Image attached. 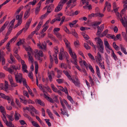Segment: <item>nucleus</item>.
Masks as SVG:
<instances>
[{"label":"nucleus","mask_w":127,"mask_h":127,"mask_svg":"<svg viewBox=\"0 0 127 127\" xmlns=\"http://www.w3.org/2000/svg\"><path fill=\"white\" fill-rule=\"evenodd\" d=\"M122 35L124 37V38L127 42V36H126V33L125 32H122Z\"/></svg>","instance_id":"nucleus-49"},{"label":"nucleus","mask_w":127,"mask_h":127,"mask_svg":"<svg viewBox=\"0 0 127 127\" xmlns=\"http://www.w3.org/2000/svg\"><path fill=\"white\" fill-rule=\"evenodd\" d=\"M64 30L65 32L69 34H71V32H70L69 30L67 29L66 27H65L64 29Z\"/></svg>","instance_id":"nucleus-55"},{"label":"nucleus","mask_w":127,"mask_h":127,"mask_svg":"<svg viewBox=\"0 0 127 127\" xmlns=\"http://www.w3.org/2000/svg\"><path fill=\"white\" fill-rule=\"evenodd\" d=\"M48 37L50 38L54 42H56L57 41L55 37L52 34H48Z\"/></svg>","instance_id":"nucleus-27"},{"label":"nucleus","mask_w":127,"mask_h":127,"mask_svg":"<svg viewBox=\"0 0 127 127\" xmlns=\"http://www.w3.org/2000/svg\"><path fill=\"white\" fill-rule=\"evenodd\" d=\"M28 56L29 57V60H30L31 62H33V59L31 53L29 52H28Z\"/></svg>","instance_id":"nucleus-31"},{"label":"nucleus","mask_w":127,"mask_h":127,"mask_svg":"<svg viewBox=\"0 0 127 127\" xmlns=\"http://www.w3.org/2000/svg\"><path fill=\"white\" fill-rule=\"evenodd\" d=\"M0 96H1V97L3 99L7 100L8 103L10 102L11 99L8 96L6 95L3 93L0 94Z\"/></svg>","instance_id":"nucleus-8"},{"label":"nucleus","mask_w":127,"mask_h":127,"mask_svg":"<svg viewBox=\"0 0 127 127\" xmlns=\"http://www.w3.org/2000/svg\"><path fill=\"white\" fill-rule=\"evenodd\" d=\"M21 117L20 114L16 111L14 115V118L15 120H18Z\"/></svg>","instance_id":"nucleus-19"},{"label":"nucleus","mask_w":127,"mask_h":127,"mask_svg":"<svg viewBox=\"0 0 127 127\" xmlns=\"http://www.w3.org/2000/svg\"><path fill=\"white\" fill-rule=\"evenodd\" d=\"M36 2V0H33V1H31L29 3V4H32V5H34Z\"/></svg>","instance_id":"nucleus-63"},{"label":"nucleus","mask_w":127,"mask_h":127,"mask_svg":"<svg viewBox=\"0 0 127 127\" xmlns=\"http://www.w3.org/2000/svg\"><path fill=\"white\" fill-rule=\"evenodd\" d=\"M60 103H61L62 106L63 108L64 109H65V106L64 104L63 103V100L62 101V98L61 97H60Z\"/></svg>","instance_id":"nucleus-58"},{"label":"nucleus","mask_w":127,"mask_h":127,"mask_svg":"<svg viewBox=\"0 0 127 127\" xmlns=\"http://www.w3.org/2000/svg\"><path fill=\"white\" fill-rule=\"evenodd\" d=\"M115 38L117 39V40L118 39H119L120 40H121V35L120 34H117Z\"/></svg>","instance_id":"nucleus-64"},{"label":"nucleus","mask_w":127,"mask_h":127,"mask_svg":"<svg viewBox=\"0 0 127 127\" xmlns=\"http://www.w3.org/2000/svg\"><path fill=\"white\" fill-rule=\"evenodd\" d=\"M45 97L46 98L47 100L49 101L50 102L52 103H54V101L53 99L50 97H49L48 96L45 95Z\"/></svg>","instance_id":"nucleus-34"},{"label":"nucleus","mask_w":127,"mask_h":127,"mask_svg":"<svg viewBox=\"0 0 127 127\" xmlns=\"http://www.w3.org/2000/svg\"><path fill=\"white\" fill-rule=\"evenodd\" d=\"M41 4V2H39L37 5V6L35 9V13L36 15L38 14L40 10V7Z\"/></svg>","instance_id":"nucleus-11"},{"label":"nucleus","mask_w":127,"mask_h":127,"mask_svg":"<svg viewBox=\"0 0 127 127\" xmlns=\"http://www.w3.org/2000/svg\"><path fill=\"white\" fill-rule=\"evenodd\" d=\"M56 81L59 84H61L64 81V80L63 79H58L56 80Z\"/></svg>","instance_id":"nucleus-56"},{"label":"nucleus","mask_w":127,"mask_h":127,"mask_svg":"<svg viewBox=\"0 0 127 127\" xmlns=\"http://www.w3.org/2000/svg\"><path fill=\"white\" fill-rule=\"evenodd\" d=\"M95 17L98 16L100 17H102L104 16V15L102 14L98 13L95 14Z\"/></svg>","instance_id":"nucleus-51"},{"label":"nucleus","mask_w":127,"mask_h":127,"mask_svg":"<svg viewBox=\"0 0 127 127\" xmlns=\"http://www.w3.org/2000/svg\"><path fill=\"white\" fill-rule=\"evenodd\" d=\"M108 30L107 29L104 32H103L102 33L100 34L99 36L100 37H103L104 36V35H105L107 34V33L108 32Z\"/></svg>","instance_id":"nucleus-33"},{"label":"nucleus","mask_w":127,"mask_h":127,"mask_svg":"<svg viewBox=\"0 0 127 127\" xmlns=\"http://www.w3.org/2000/svg\"><path fill=\"white\" fill-rule=\"evenodd\" d=\"M72 82L76 86H79L80 83V82L77 76H75V77L74 79L73 80Z\"/></svg>","instance_id":"nucleus-6"},{"label":"nucleus","mask_w":127,"mask_h":127,"mask_svg":"<svg viewBox=\"0 0 127 127\" xmlns=\"http://www.w3.org/2000/svg\"><path fill=\"white\" fill-rule=\"evenodd\" d=\"M104 45L105 47H106L110 50H112L111 48L110 47L109 45L106 40H104Z\"/></svg>","instance_id":"nucleus-18"},{"label":"nucleus","mask_w":127,"mask_h":127,"mask_svg":"<svg viewBox=\"0 0 127 127\" xmlns=\"http://www.w3.org/2000/svg\"><path fill=\"white\" fill-rule=\"evenodd\" d=\"M69 54L71 55V57H72L74 60L77 59L75 53L72 52L71 48H70L69 49Z\"/></svg>","instance_id":"nucleus-7"},{"label":"nucleus","mask_w":127,"mask_h":127,"mask_svg":"<svg viewBox=\"0 0 127 127\" xmlns=\"http://www.w3.org/2000/svg\"><path fill=\"white\" fill-rule=\"evenodd\" d=\"M101 23V22H95L92 23L91 24V25L95 29L96 26H97L99 25Z\"/></svg>","instance_id":"nucleus-16"},{"label":"nucleus","mask_w":127,"mask_h":127,"mask_svg":"<svg viewBox=\"0 0 127 127\" xmlns=\"http://www.w3.org/2000/svg\"><path fill=\"white\" fill-rule=\"evenodd\" d=\"M25 30V28H23V29L19 31L16 34V36L17 37L23 31H24Z\"/></svg>","instance_id":"nucleus-47"},{"label":"nucleus","mask_w":127,"mask_h":127,"mask_svg":"<svg viewBox=\"0 0 127 127\" xmlns=\"http://www.w3.org/2000/svg\"><path fill=\"white\" fill-rule=\"evenodd\" d=\"M37 46L39 48L41 49H43L44 50H46V45L43 44H41L40 43L37 44Z\"/></svg>","instance_id":"nucleus-15"},{"label":"nucleus","mask_w":127,"mask_h":127,"mask_svg":"<svg viewBox=\"0 0 127 127\" xmlns=\"http://www.w3.org/2000/svg\"><path fill=\"white\" fill-rule=\"evenodd\" d=\"M58 88L60 90L62 91L63 92H65V93L66 94H68L67 89L66 87H65L64 88L62 87L61 86H58Z\"/></svg>","instance_id":"nucleus-13"},{"label":"nucleus","mask_w":127,"mask_h":127,"mask_svg":"<svg viewBox=\"0 0 127 127\" xmlns=\"http://www.w3.org/2000/svg\"><path fill=\"white\" fill-rule=\"evenodd\" d=\"M71 33V34H72V35H73L76 38L78 37V34L77 33L75 32L74 30H72Z\"/></svg>","instance_id":"nucleus-38"},{"label":"nucleus","mask_w":127,"mask_h":127,"mask_svg":"<svg viewBox=\"0 0 127 127\" xmlns=\"http://www.w3.org/2000/svg\"><path fill=\"white\" fill-rule=\"evenodd\" d=\"M78 20H75L73 21L72 23H69V25L70 27H72L74 25H75L78 22Z\"/></svg>","instance_id":"nucleus-32"},{"label":"nucleus","mask_w":127,"mask_h":127,"mask_svg":"<svg viewBox=\"0 0 127 127\" xmlns=\"http://www.w3.org/2000/svg\"><path fill=\"white\" fill-rule=\"evenodd\" d=\"M119 47L121 48V51L125 55L127 54V52L126 51V49L123 46V45L120 44L119 45Z\"/></svg>","instance_id":"nucleus-21"},{"label":"nucleus","mask_w":127,"mask_h":127,"mask_svg":"<svg viewBox=\"0 0 127 127\" xmlns=\"http://www.w3.org/2000/svg\"><path fill=\"white\" fill-rule=\"evenodd\" d=\"M13 28V27H12V26H9V28L8 29V30L7 33H9V34H10L11 31Z\"/></svg>","instance_id":"nucleus-62"},{"label":"nucleus","mask_w":127,"mask_h":127,"mask_svg":"<svg viewBox=\"0 0 127 127\" xmlns=\"http://www.w3.org/2000/svg\"><path fill=\"white\" fill-rule=\"evenodd\" d=\"M55 34L56 35V36L59 39H62V36L58 32H55Z\"/></svg>","instance_id":"nucleus-48"},{"label":"nucleus","mask_w":127,"mask_h":127,"mask_svg":"<svg viewBox=\"0 0 127 127\" xmlns=\"http://www.w3.org/2000/svg\"><path fill=\"white\" fill-rule=\"evenodd\" d=\"M22 69L24 72L26 73H28V71L26 70L27 67L26 64L22 65Z\"/></svg>","instance_id":"nucleus-26"},{"label":"nucleus","mask_w":127,"mask_h":127,"mask_svg":"<svg viewBox=\"0 0 127 127\" xmlns=\"http://www.w3.org/2000/svg\"><path fill=\"white\" fill-rule=\"evenodd\" d=\"M8 37L7 36H5V38L3 40L1 41V44H3L7 39Z\"/></svg>","instance_id":"nucleus-52"},{"label":"nucleus","mask_w":127,"mask_h":127,"mask_svg":"<svg viewBox=\"0 0 127 127\" xmlns=\"http://www.w3.org/2000/svg\"><path fill=\"white\" fill-rule=\"evenodd\" d=\"M112 54L114 58V59L115 61H116L117 60V57L116 55L115 54L114 51H112Z\"/></svg>","instance_id":"nucleus-61"},{"label":"nucleus","mask_w":127,"mask_h":127,"mask_svg":"<svg viewBox=\"0 0 127 127\" xmlns=\"http://www.w3.org/2000/svg\"><path fill=\"white\" fill-rule=\"evenodd\" d=\"M28 76L31 79H32V81H33V74L32 72H30L28 74Z\"/></svg>","instance_id":"nucleus-57"},{"label":"nucleus","mask_w":127,"mask_h":127,"mask_svg":"<svg viewBox=\"0 0 127 127\" xmlns=\"http://www.w3.org/2000/svg\"><path fill=\"white\" fill-rule=\"evenodd\" d=\"M62 4L61 3H59L58 6L55 9V12H57L60 11L62 9Z\"/></svg>","instance_id":"nucleus-12"},{"label":"nucleus","mask_w":127,"mask_h":127,"mask_svg":"<svg viewBox=\"0 0 127 127\" xmlns=\"http://www.w3.org/2000/svg\"><path fill=\"white\" fill-rule=\"evenodd\" d=\"M95 39L96 42L99 50L101 53H103L104 47L103 41L100 38L97 37L95 38Z\"/></svg>","instance_id":"nucleus-1"},{"label":"nucleus","mask_w":127,"mask_h":127,"mask_svg":"<svg viewBox=\"0 0 127 127\" xmlns=\"http://www.w3.org/2000/svg\"><path fill=\"white\" fill-rule=\"evenodd\" d=\"M60 67L61 68L64 67L65 69H67V66L66 64L64 63H62Z\"/></svg>","instance_id":"nucleus-41"},{"label":"nucleus","mask_w":127,"mask_h":127,"mask_svg":"<svg viewBox=\"0 0 127 127\" xmlns=\"http://www.w3.org/2000/svg\"><path fill=\"white\" fill-rule=\"evenodd\" d=\"M105 61L106 63L108 66H110V63L109 59V56L108 55H106L105 56Z\"/></svg>","instance_id":"nucleus-23"},{"label":"nucleus","mask_w":127,"mask_h":127,"mask_svg":"<svg viewBox=\"0 0 127 127\" xmlns=\"http://www.w3.org/2000/svg\"><path fill=\"white\" fill-rule=\"evenodd\" d=\"M35 102L40 105L43 106L44 105V103L40 99H36L35 100Z\"/></svg>","instance_id":"nucleus-30"},{"label":"nucleus","mask_w":127,"mask_h":127,"mask_svg":"<svg viewBox=\"0 0 127 127\" xmlns=\"http://www.w3.org/2000/svg\"><path fill=\"white\" fill-rule=\"evenodd\" d=\"M113 46L114 48L116 50L118 51L119 50V47L116 45L115 42H114L113 44Z\"/></svg>","instance_id":"nucleus-39"},{"label":"nucleus","mask_w":127,"mask_h":127,"mask_svg":"<svg viewBox=\"0 0 127 127\" xmlns=\"http://www.w3.org/2000/svg\"><path fill=\"white\" fill-rule=\"evenodd\" d=\"M97 58L99 62H101L102 61L101 56L99 52H98L97 53Z\"/></svg>","instance_id":"nucleus-29"},{"label":"nucleus","mask_w":127,"mask_h":127,"mask_svg":"<svg viewBox=\"0 0 127 127\" xmlns=\"http://www.w3.org/2000/svg\"><path fill=\"white\" fill-rule=\"evenodd\" d=\"M89 67L91 72H92L93 73H95V71L92 66H91L90 64L89 65Z\"/></svg>","instance_id":"nucleus-53"},{"label":"nucleus","mask_w":127,"mask_h":127,"mask_svg":"<svg viewBox=\"0 0 127 127\" xmlns=\"http://www.w3.org/2000/svg\"><path fill=\"white\" fill-rule=\"evenodd\" d=\"M55 71L57 72V75L56 77L58 78H61L62 74V71L61 70L58 69L57 68H55L54 69Z\"/></svg>","instance_id":"nucleus-4"},{"label":"nucleus","mask_w":127,"mask_h":127,"mask_svg":"<svg viewBox=\"0 0 127 127\" xmlns=\"http://www.w3.org/2000/svg\"><path fill=\"white\" fill-rule=\"evenodd\" d=\"M101 62H98V64L99 66L101 67L102 68L104 69L105 68V66L104 64L103 65L102 64L100 63Z\"/></svg>","instance_id":"nucleus-54"},{"label":"nucleus","mask_w":127,"mask_h":127,"mask_svg":"<svg viewBox=\"0 0 127 127\" xmlns=\"http://www.w3.org/2000/svg\"><path fill=\"white\" fill-rule=\"evenodd\" d=\"M6 125L7 126L10 127H14V125L12 123L10 122L9 121L8 122H7V123H6Z\"/></svg>","instance_id":"nucleus-43"},{"label":"nucleus","mask_w":127,"mask_h":127,"mask_svg":"<svg viewBox=\"0 0 127 127\" xmlns=\"http://www.w3.org/2000/svg\"><path fill=\"white\" fill-rule=\"evenodd\" d=\"M68 56V55L67 53H62L60 52L59 54V59L60 60H62L63 59V58L65 56L66 57V59H67Z\"/></svg>","instance_id":"nucleus-5"},{"label":"nucleus","mask_w":127,"mask_h":127,"mask_svg":"<svg viewBox=\"0 0 127 127\" xmlns=\"http://www.w3.org/2000/svg\"><path fill=\"white\" fill-rule=\"evenodd\" d=\"M95 68L97 76L100 78H101V76H100V73L99 67L97 66L96 65Z\"/></svg>","instance_id":"nucleus-20"},{"label":"nucleus","mask_w":127,"mask_h":127,"mask_svg":"<svg viewBox=\"0 0 127 127\" xmlns=\"http://www.w3.org/2000/svg\"><path fill=\"white\" fill-rule=\"evenodd\" d=\"M4 91H5L7 93L8 92V83L7 81H5V84L4 85Z\"/></svg>","instance_id":"nucleus-17"},{"label":"nucleus","mask_w":127,"mask_h":127,"mask_svg":"<svg viewBox=\"0 0 127 127\" xmlns=\"http://www.w3.org/2000/svg\"><path fill=\"white\" fill-rule=\"evenodd\" d=\"M15 19H14L12 20L10 22L9 24V26H12V27H13L14 26V23L15 22Z\"/></svg>","instance_id":"nucleus-46"},{"label":"nucleus","mask_w":127,"mask_h":127,"mask_svg":"<svg viewBox=\"0 0 127 127\" xmlns=\"http://www.w3.org/2000/svg\"><path fill=\"white\" fill-rule=\"evenodd\" d=\"M7 116V118L11 121H13L14 120L13 117V115H8Z\"/></svg>","instance_id":"nucleus-50"},{"label":"nucleus","mask_w":127,"mask_h":127,"mask_svg":"<svg viewBox=\"0 0 127 127\" xmlns=\"http://www.w3.org/2000/svg\"><path fill=\"white\" fill-rule=\"evenodd\" d=\"M105 6L107 7V9L108 11H110L111 8V4L110 3L106 1L105 4Z\"/></svg>","instance_id":"nucleus-14"},{"label":"nucleus","mask_w":127,"mask_h":127,"mask_svg":"<svg viewBox=\"0 0 127 127\" xmlns=\"http://www.w3.org/2000/svg\"><path fill=\"white\" fill-rule=\"evenodd\" d=\"M16 81L17 83H21L22 82L24 86H26L27 85L26 79L23 78L21 74L19 73V74H15Z\"/></svg>","instance_id":"nucleus-2"},{"label":"nucleus","mask_w":127,"mask_h":127,"mask_svg":"<svg viewBox=\"0 0 127 127\" xmlns=\"http://www.w3.org/2000/svg\"><path fill=\"white\" fill-rule=\"evenodd\" d=\"M3 68L6 70L8 71L11 73H12V72H13V70L10 68H8L6 66H4V67Z\"/></svg>","instance_id":"nucleus-37"},{"label":"nucleus","mask_w":127,"mask_h":127,"mask_svg":"<svg viewBox=\"0 0 127 127\" xmlns=\"http://www.w3.org/2000/svg\"><path fill=\"white\" fill-rule=\"evenodd\" d=\"M25 50L26 51H28V52L30 51L31 53H32L33 50L30 46L26 47L25 48Z\"/></svg>","instance_id":"nucleus-40"},{"label":"nucleus","mask_w":127,"mask_h":127,"mask_svg":"<svg viewBox=\"0 0 127 127\" xmlns=\"http://www.w3.org/2000/svg\"><path fill=\"white\" fill-rule=\"evenodd\" d=\"M104 28V25L103 24L101 25L100 27L98 26L97 28L98 29L96 33V35L98 36H99L100 34Z\"/></svg>","instance_id":"nucleus-3"},{"label":"nucleus","mask_w":127,"mask_h":127,"mask_svg":"<svg viewBox=\"0 0 127 127\" xmlns=\"http://www.w3.org/2000/svg\"><path fill=\"white\" fill-rule=\"evenodd\" d=\"M23 6H21L16 11L15 13V15L19 14L21 10L23 9Z\"/></svg>","instance_id":"nucleus-35"},{"label":"nucleus","mask_w":127,"mask_h":127,"mask_svg":"<svg viewBox=\"0 0 127 127\" xmlns=\"http://www.w3.org/2000/svg\"><path fill=\"white\" fill-rule=\"evenodd\" d=\"M34 52L35 53V55H37L39 56L40 57H43V54L42 51L40 50L38 51L37 49L35 50Z\"/></svg>","instance_id":"nucleus-9"},{"label":"nucleus","mask_w":127,"mask_h":127,"mask_svg":"<svg viewBox=\"0 0 127 127\" xmlns=\"http://www.w3.org/2000/svg\"><path fill=\"white\" fill-rule=\"evenodd\" d=\"M16 15V19L18 20V22H19V23H22V18L18 14Z\"/></svg>","instance_id":"nucleus-25"},{"label":"nucleus","mask_w":127,"mask_h":127,"mask_svg":"<svg viewBox=\"0 0 127 127\" xmlns=\"http://www.w3.org/2000/svg\"><path fill=\"white\" fill-rule=\"evenodd\" d=\"M53 99L54 100V101H55L57 103H59V102L57 98V97L55 95H54Z\"/></svg>","instance_id":"nucleus-45"},{"label":"nucleus","mask_w":127,"mask_h":127,"mask_svg":"<svg viewBox=\"0 0 127 127\" xmlns=\"http://www.w3.org/2000/svg\"><path fill=\"white\" fill-rule=\"evenodd\" d=\"M0 109L1 111L2 114L3 115H4L5 114V111L4 109V108L2 106H1L0 107Z\"/></svg>","instance_id":"nucleus-44"},{"label":"nucleus","mask_w":127,"mask_h":127,"mask_svg":"<svg viewBox=\"0 0 127 127\" xmlns=\"http://www.w3.org/2000/svg\"><path fill=\"white\" fill-rule=\"evenodd\" d=\"M31 19H29L27 22L26 24V25L25 27L24 28H25V30L24 31V32H25L29 28V27L30 26V24L31 23Z\"/></svg>","instance_id":"nucleus-10"},{"label":"nucleus","mask_w":127,"mask_h":127,"mask_svg":"<svg viewBox=\"0 0 127 127\" xmlns=\"http://www.w3.org/2000/svg\"><path fill=\"white\" fill-rule=\"evenodd\" d=\"M119 8V7H118V8H114L113 9V10L114 12L116 13V15L117 17L119 19H120V17L119 16L120 13L119 12H117Z\"/></svg>","instance_id":"nucleus-24"},{"label":"nucleus","mask_w":127,"mask_h":127,"mask_svg":"<svg viewBox=\"0 0 127 127\" xmlns=\"http://www.w3.org/2000/svg\"><path fill=\"white\" fill-rule=\"evenodd\" d=\"M10 68L13 70V72L14 71V69L16 70L18 69L17 67H16L15 66L13 65H11Z\"/></svg>","instance_id":"nucleus-42"},{"label":"nucleus","mask_w":127,"mask_h":127,"mask_svg":"<svg viewBox=\"0 0 127 127\" xmlns=\"http://www.w3.org/2000/svg\"><path fill=\"white\" fill-rule=\"evenodd\" d=\"M65 109H63L62 108H61V114L63 115H66V116L68 117L69 116V115L68 114L67 112H66L64 110Z\"/></svg>","instance_id":"nucleus-22"},{"label":"nucleus","mask_w":127,"mask_h":127,"mask_svg":"<svg viewBox=\"0 0 127 127\" xmlns=\"http://www.w3.org/2000/svg\"><path fill=\"white\" fill-rule=\"evenodd\" d=\"M74 44L76 47H78L79 45V41H77L74 42Z\"/></svg>","instance_id":"nucleus-60"},{"label":"nucleus","mask_w":127,"mask_h":127,"mask_svg":"<svg viewBox=\"0 0 127 127\" xmlns=\"http://www.w3.org/2000/svg\"><path fill=\"white\" fill-rule=\"evenodd\" d=\"M64 41L65 43L66 47L68 48V50H69V48H70V46L69 45V43L68 42V40L65 38L64 39Z\"/></svg>","instance_id":"nucleus-28"},{"label":"nucleus","mask_w":127,"mask_h":127,"mask_svg":"<svg viewBox=\"0 0 127 127\" xmlns=\"http://www.w3.org/2000/svg\"><path fill=\"white\" fill-rule=\"evenodd\" d=\"M29 106L30 110H31L33 112H34L36 114H37V111L35 109V108L32 106H30L29 105Z\"/></svg>","instance_id":"nucleus-36"},{"label":"nucleus","mask_w":127,"mask_h":127,"mask_svg":"<svg viewBox=\"0 0 127 127\" xmlns=\"http://www.w3.org/2000/svg\"><path fill=\"white\" fill-rule=\"evenodd\" d=\"M2 118L4 122V123L6 124V123H7V122H8L6 120V117L4 115H3V116L2 117Z\"/></svg>","instance_id":"nucleus-59"}]
</instances>
